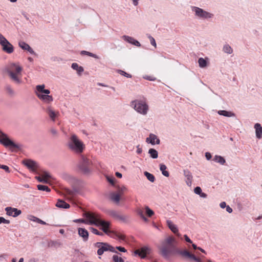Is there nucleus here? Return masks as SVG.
<instances>
[{
	"label": "nucleus",
	"mask_w": 262,
	"mask_h": 262,
	"mask_svg": "<svg viewBox=\"0 0 262 262\" xmlns=\"http://www.w3.org/2000/svg\"><path fill=\"white\" fill-rule=\"evenodd\" d=\"M85 217L89 220L90 225L101 226L103 231L111 237L122 241L125 240V236L121 232L109 230L111 225L110 222L102 220L100 214L97 213L88 212L85 214Z\"/></svg>",
	"instance_id": "f257e3e1"
},
{
	"label": "nucleus",
	"mask_w": 262,
	"mask_h": 262,
	"mask_svg": "<svg viewBox=\"0 0 262 262\" xmlns=\"http://www.w3.org/2000/svg\"><path fill=\"white\" fill-rule=\"evenodd\" d=\"M22 68L18 64L11 63L8 67V73L11 80L16 84L22 82Z\"/></svg>",
	"instance_id": "f03ea898"
},
{
	"label": "nucleus",
	"mask_w": 262,
	"mask_h": 262,
	"mask_svg": "<svg viewBox=\"0 0 262 262\" xmlns=\"http://www.w3.org/2000/svg\"><path fill=\"white\" fill-rule=\"evenodd\" d=\"M68 147L74 152L80 154L84 148V144L78 138L77 136L73 135L70 139Z\"/></svg>",
	"instance_id": "7ed1b4c3"
},
{
	"label": "nucleus",
	"mask_w": 262,
	"mask_h": 262,
	"mask_svg": "<svg viewBox=\"0 0 262 262\" xmlns=\"http://www.w3.org/2000/svg\"><path fill=\"white\" fill-rule=\"evenodd\" d=\"M36 90L37 91L36 95L40 100L46 103H50L53 101L52 96L49 95L50 91L45 89L44 84L37 85Z\"/></svg>",
	"instance_id": "20e7f679"
},
{
	"label": "nucleus",
	"mask_w": 262,
	"mask_h": 262,
	"mask_svg": "<svg viewBox=\"0 0 262 262\" xmlns=\"http://www.w3.org/2000/svg\"><path fill=\"white\" fill-rule=\"evenodd\" d=\"M132 105L138 113L145 115L148 110V106L144 101L134 100L132 102Z\"/></svg>",
	"instance_id": "39448f33"
},
{
	"label": "nucleus",
	"mask_w": 262,
	"mask_h": 262,
	"mask_svg": "<svg viewBox=\"0 0 262 262\" xmlns=\"http://www.w3.org/2000/svg\"><path fill=\"white\" fill-rule=\"evenodd\" d=\"M94 246L95 247L98 248L97 254L99 255H102L105 251H107L117 253L115 248L107 243L97 242L94 244Z\"/></svg>",
	"instance_id": "423d86ee"
},
{
	"label": "nucleus",
	"mask_w": 262,
	"mask_h": 262,
	"mask_svg": "<svg viewBox=\"0 0 262 262\" xmlns=\"http://www.w3.org/2000/svg\"><path fill=\"white\" fill-rule=\"evenodd\" d=\"M92 163V161L86 156H82L78 167L84 173H88L90 171V166Z\"/></svg>",
	"instance_id": "0eeeda50"
},
{
	"label": "nucleus",
	"mask_w": 262,
	"mask_h": 262,
	"mask_svg": "<svg viewBox=\"0 0 262 262\" xmlns=\"http://www.w3.org/2000/svg\"><path fill=\"white\" fill-rule=\"evenodd\" d=\"M126 190L127 188L125 186L118 187L116 191L110 193V198L114 202L119 203L121 196Z\"/></svg>",
	"instance_id": "6e6552de"
},
{
	"label": "nucleus",
	"mask_w": 262,
	"mask_h": 262,
	"mask_svg": "<svg viewBox=\"0 0 262 262\" xmlns=\"http://www.w3.org/2000/svg\"><path fill=\"white\" fill-rule=\"evenodd\" d=\"M0 45L3 50L8 54L12 53L14 51L13 46L2 34H0Z\"/></svg>",
	"instance_id": "1a4fd4ad"
},
{
	"label": "nucleus",
	"mask_w": 262,
	"mask_h": 262,
	"mask_svg": "<svg viewBox=\"0 0 262 262\" xmlns=\"http://www.w3.org/2000/svg\"><path fill=\"white\" fill-rule=\"evenodd\" d=\"M192 11L195 13V16L202 19H207L211 18L213 16V14L204 11L201 8L196 7H193L192 8Z\"/></svg>",
	"instance_id": "9d476101"
},
{
	"label": "nucleus",
	"mask_w": 262,
	"mask_h": 262,
	"mask_svg": "<svg viewBox=\"0 0 262 262\" xmlns=\"http://www.w3.org/2000/svg\"><path fill=\"white\" fill-rule=\"evenodd\" d=\"M0 142L6 147H17V146L10 140L6 135L0 131Z\"/></svg>",
	"instance_id": "9b49d317"
},
{
	"label": "nucleus",
	"mask_w": 262,
	"mask_h": 262,
	"mask_svg": "<svg viewBox=\"0 0 262 262\" xmlns=\"http://www.w3.org/2000/svg\"><path fill=\"white\" fill-rule=\"evenodd\" d=\"M7 214L9 216H12L13 217H16L20 215L21 213V210L17 209V208H12L11 207H7L5 208Z\"/></svg>",
	"instance_id": "f8f14e48"
},
{
	"label": "nucleus",
	"mask_w": 262,
	"mask_h": 262,
	"mask_svg": "<svg viewBox=\"0 0 262 262\" xmlns=\"http://www.w3.org/2000/svg\"><path fill=\"white\" fill-rule=\"evenodd\" d=\"M149 248L147 247H142L141 249H137L135 251L136 254L138 255L141 258H144L148 253Z\"/></svg>",
	"instance_id": "ddd939ff"
},
{
	"label": "nucleus",
	"mask_w": 262,
	"mask_h": 262,
	"mask_svg": "<svg viewBox=\"0 0 262 262\" xmlns=\"http://www.w3.org/2000/svg\"><path fill=\"white\" fill-rule=\"evenodd\" d=\"M24 164L32 171H35L37 169L36 163L32 160H25L24 161Z\"/></svg>",
	"instance_id": "4468645a"
},
{
	"label": "nucleus",
	"mask_w": 262,
	"mask_h": 262,
	"mask_svg": "<svg viewBox=\"0 0 262 262\" xmlns=\"http://www.w3.org/2000/svg\"><path fill=\"white\" fill-rule=\"evenodd\" d=\"M78 234L83 238L84 241L86 242L88 241L89 238V233L85 229L79 228Z\"/></svg>",
	"instance_id": "2eb2a0df"
},
{
	"label": "nucleus",
	"mask_w": 262,
	"mask_h": 262,
	"mask_svg": "<svg viewBox=\"0 0 262 262\" xmlns=\"http://www.w3.org/2000/svg\"><path fill=\"white\" fill-rule=\"evenodd\" d=\"M36 179L41 182L47 183L50 178V174L48 172H43L40 176L36 177Z\"/></svg>",
	"instance_id": "dca6fc26"
},
{
	"label": "nucleus",
	"mask_w": 262,
	"mask_h": 262,
	"mask_svg": "<svg viewBox=\"0 0 262 262\" xmlns=\"http://www.w3.org/2000/svg\"><path fill=\"white\" fill-rule=\"evenodd\" d=\"M184 174L186 178V183L188 186H191L192 181V176L188 170H184Z\"/></svg>",
	"instance_id": "f3484780"
},
{
	"label": "nucleus",
	"mask_w": 262,
	"mask_h": 262,
	"mask_svg": "<svg viewBox=\"0 0 262 262\" xmlns=\"http://www.w3.org/2000/svg\"><path fill=\"white\" fill-rule=\"evenodd\" d=\"M146 142L151 143L152 145L157 143L159 144L160 143V140L157 138V136L154 134H150L149 137L147 138Z\"/></svg>",
	"instance_id": "a211bd4d"
},
{
	"label": "nucleus",
	"mask_w": 262,
	"mask_h": 262,
	"mask_svg": "<svg viewBox=\"0 0 262 262\" xmlns=\"http://www.w3.org/2000/svg\"><path fill=\"white\" fill-rule=\"evenodd\" d=\"M46 111L50 118L53 121H55V118L58 116V115H59V113L58 112H56L54 111L51 107H48L47 108Z\"/></svg>",
	"instance_id": "6ab92c4d"
},
{
	"label": "nucleus",
	"mask_w": 262,
	"mask_h": 262,
	"mask_svg": "<svg viewBox=\"0 0 262 262\" xmlns=\"http://www.w3.org/2000/svg\"><path fill=\"white\" fill-rule=\"evenodd\" d=\"M167 224L169 228V229L174 233L176 234L177 235L179 236V234L178 233V229L177 227V226L173 224V223L170 221L168 220L167 221Z\"/></svg>",
	"instance_id": "aec40b11"
},
{
	"label": "nucleus",
	"mask_w": 262,
	"mask_h": 262,
	"mask_svg": "<svg viewBox=\"0 0 262 262\" xmlns=\"http://www.w3.org/2000/svg\"><path fill=\"white\" fill-rule=\"evenodd\" d=\"M56 206L60 208H70V205L68 203H67L65 201L62 200H58L56 204Z\"/></svg>",
	"instance_id": "412c9836"
},
{
	"label": "nucleus",
	"mask_w": 262,
	"mask_h": 262,
	"mask_svg": "<svg viewBox=\"0 0 262 262\" xmlns=\"http://www.w3.org/2000/svg\"><path fill=\"white\" fill-rule=\"evenodd\" d=\"M256 130V136L258 139H260L262 137V127L259 123H256L254 125Z\"/></svg>",
	"instance_id": "4be33fe9"
},
{
	"label": "nucleus",
	"mask_w": 262,
	"mask_h": 262,
	"mask_svg": "<svg viewBox=\"0 0 262 262\" xmlns=\"http://www.w3.org/2000/svg\"><path fill=\"white\" fill-rule=\"evenodd\" d=\"M72 68L74 70L77 71L78 74L79 75H80L81 73L82 72H83V71H84L83 68L82 67H81V66H79V65L77 63H72Z\"/></svg>",
	"instance_id": "5701e85b"
},
{
	"label": "nucleus",
	"mask_w": 262,
	"mask_h": 262,
	"mask_svg": "<svg viewBox=\"0 0 262 262\" xmlns=\"http://www.w3.org/2000/svg\"><path fill=\"white\" fill-rule=\"evenodd\" d=\"M28 219L32 221L37 222V223L42 224V225H46L47 224V223L45 222L42 221L40 219H39L37 217H35L33 215H30L29 216Z\"/></svg>",
	"instance_id": "b1692460"
},
{
	"label": "nucleus",
	"mask_w": 262,
	"mask_h": 262,
	"mask_svg": "<svg viewBox=\"0 0 262 262\" xmlns=\"http://www.w3.org/2000/svg\"><path fill=\"white\" fill-rule=\"evenodd\" d=\"M5 91L6 92V93L9 96L12 97V96H14V95H15L14 90L9 85H7L6 86V87H5Z\"/></svg>",
	"instance_id": "393cba45"
},
{
	"label": "nucleus",
	"mask_w": 262,
	"mask_h": 262,
	"mask_svg": "<svg viewBox=\"0 0 262 262\" xmlns=\"http://www.w3.org/2000/svg\"><path fill=\"white\" fill-rule=\"evenodd\" d=\"M167 167L165 165L163 164H161L160 165V169L161 171L162 174L165 177H169V173L168 171L166 170Z\"/></svg>",
	"instance_id": "a878e982"
},
{
	"label": "nucleus",
	"mask_w": 262,
	"mask_h": 262,
	"mask_svg": "<svg viewBox=\"0 0 262 262\" xmlns=\"http://www.w3.org/2000/svg\"><path fill=\"white\" fill-rule=\"evenodd\" d=\"M218 114L220 115H223L226 117H233L234 116V114L226 111L221 110L218 112Z\"/></svg>",
	"instance_id": "bb28decb"
},
{
	"label": "nucleus",
	"mask_w": 262,
	"mask_h": 262,
	"mask_svg": "<svg viewBox=\"0 0 262 262\" xmlns=\"http://www.w3.org/2000/svg\"><path fill=\"white\" fill-rule=\"evenodd\" d=\"M213 160L217 163H220L222 165L224 164V163L226 162L224 158L220 156H215L214 157Z\"/></svg>",
	"instance_id": "cd10ccee"
},
{
	"label": "nucleus",
	"mask_w": 262,
	"mask_h": 262,
	"mask_svg": "<svg viewBox=\"0 0 262 262\" xmlns=\"http://www.w3.org/2000/svg\"><path fill=\"white\" fill-rule=\"evenodd\" d=\"M148 153L150 154V156L151 158L154 159H156L158 158V155L157 151L153 148H150L149 149Z\"/></svg>",
	"instance_id": "c85d7f7f"
},
{
	"label": "nucleus",
	"mask_w": 262,
	"mask_h": 262,
	"mask_svg": "<svg viewBox=\"0 0 262 262\" xmlns=\"http://www.w3.org/2000/svg\"><path fill=\"white\" fill-rule=\"evenodd\" d=\"M144 175L146 176L147 179L149 181H150L151 182H154L155 181V176L152 174H151L148 172L145 171V172H144Z\"/></svg>",
	"instance_id": "c756f323"
},
{
	"label": "nucleus",
	"mask_w": 262,
	"mask_h": 262,
	"mask_svg": "<svg viewBox=\"0 0 262 262\" xmlns=\"http://www.w3.org/2000/svg\"><path fill=\"white\" fill-rule=\"evenodd\" d=\"M198 62L199 64V66L201 68H205L207 66V62L206 60H205L203 58H200L198 60Z\"/></svg>",
	"instance_id": "7c9ffc66"
},
{
	"label": "nucleus",
	"mask_w": 262,
	"mask_h": 262,
	"mask_svg": "<svg viewBox=\"0 0 262 262\" xmlns=\"http://www.w3.org/2000/svg\"><path fill=\"white\" fill-rule=\"evenodd\" d=\"M81 54L82 55H87L88 56L93 57H94L95 58H96V59H98L99 58L98 56L97 55L94 54H93L92 53L86 51H81Z\"/></svg>",
	"instance_id": "2f4dec72"
},
{
	"label": "nucleus",
	"mask_w": 262,
	"mask_h": 262,
	"mask_svg": "<svg viewBox=\"0 0 262 262\" xmlns=\"http://www.w3.org/2000/svg\"><path fill=\"white\" fill-rule=\"evenodd\" d=\"M37 188L39 190L46 191L47 192L50 191V189L47 186L42 185H38Z\"/></svg>",
	"instance_id": "473e14b6"
},
{
	"label": "nucleus",
	"mask_w": 262,
	"mask_h": 262,
	"mask_svg": "<svg viewBox=\"0 0 262 262\" xmlns=\"http://www.w3.org/2000/svg\"><path fill=\"white\" fill-rule=\"evenodd\" d=\"M19 46L23 50H27L29 48V45L24 41L19 42Z\"/></svg>",
	"instance_id": "72a5a7b5"
},
{
	"label": "nucleus",
	"mask_w": 262,
	"mask_h": 262,
	"mask_svg": "<svg viewBox=\"0 0 262 262\" xmlns=\"http://www.w3.org/2000/svg\"><path fill=\"white\" fill-rule=\"evenodd\" d=\"M223 50L225 52L228 54H231L232 52V49L228 45L224 46Z\"/></svg>",
	"instance_id": "f704fd0d"
},
{
	"label": "nucleus",
	"mask_w": 262,
	"mask_h": 262,
	"mask_svg": "<svg viewBox=\"0 0 262 262\" xmlns=\"http://www.w3.org/2000/svg\"><path fill=\"white\" fill-rule=\"evenodd\" d=\"M123 38L126 41L130 43H133L135 39L132 37H130V36H126V35H124L123 36Z\"/></svg>",
	"instance_id": "c9c22d12"
},
{
	"label": "nucleus",
	"mask_w": 262,
	"mask_h": 262,
	"mask_svg": "<svg viewBox=\"0 0 262 262\" xmlns=\"http://www.w3.org/2000/svg\"><path fill=\"white\" fill-rule=\"evenodd\" d=\"M113 259L114 262H124V260L121 257L117 255H113Z\"/></svg>",
	"instance_id": "e433bc0d"
},
{
	"label": "nucleus",
	"mask_w": 262,
	"mask_h": 262,
	"mask_svg": "<svg viewBox=\"0 0 262 262\" xmlns=\"http://www.w3.org/2000/svg\"><path fill=\"white\" fill-rule=\"evenodd\" d=\"M137 213L140 216V217L143 219L144 220V221H146L147 219L145 217V216H144V211L141 209H138L137 210Z\"/></svg>",
	"instance_id": "4c0bfd02"
},
{
	"label": "nucleus",
	"mask_w": 262,
	"mask_h": 262,
	"mask_svg": "<svg viewBox=\"0 0 262 262\" xmlns=\"http://www.w3.org/2000/svg\"><path fill=\"white\" fill-rule=\"evenodd\" d=\"M145 210L146 214L148 216L151 217L152 215H154V211L152 210H151L148 207H146Z\"/></svg>",
	"instance_id": "58836bf2"
},
{
	"label": "nucleus",
	"mask_w": 262,
	"mask_h": 262,
	"mask_svg": "<svg viewBox=\"0 0 262 262\" xmlns=\"http://www.w3.org/2000/svg\"><path fill=\"white\" fill-rule=\"evenodd\" d=\"M90 230L95 234L101 235V236L103 235L102 232H99L97 229H96L95 228L92 227L90 228Z\"/></svg>",
	"instance_id": "ea45409f"
},
{
	"label": "nucleus",
	"mask_w": 262,
	"mask_h": 262,
	"mask_svg": "<svg viewBox=\"0 0 262 262\" xmlns=\"http://www.w3.org/2000/svg\"><path fill=\"white\" fill-rule=\"evenodd\" d=\"M118 72L121 74V75H123V76H124L127 78H131L132 77V75L129 74H128L127 73H126L125 72L122 71V70H119L118 71Z\"/></svg>",
	"instance_id": "a19ab883"
},
{
	"label": "nucleus",
	"mask_w": 262,
	"mask_h": 262,
	"mask_svg": "<svg viewBox=\"0 0 262 262\" xmlns=\"http://www.w3.org/2000/svg\"><path fill=\"white\" fill-rule=\"evenodd\" d=\"M74 222L76 223H84L85 224H89V221L87 220V218L86 217V220L84 219H77L74 221Z\"/></svg>",
	"instance_id": "79ce46f5"
},
{
	"label": "nucleus",
	"mask_w": 262,
	"mask_h": 262,
	"mask_svg": "<svg viewBox=\"0 0 262 262\" xmlns=\"http://www.w3.org/2000/svg\"><path fill=\"white\" fill-rule=\"evenodd\" d=\"M1 223L8 224L10 223V221L9 220H6L3 217H0V224Z\"/></svg>",
	"instance_id": "37998d69"
},
{
	"label": "nucleus",
	"mask_w": 262,
	"mask_h": 262,
	"mask_svg": "<svg viewBox=\"0 0 262 262\" xmlns=\"http://www.w3.org/2000/svg\"><path fill=\"white\" fill-rule=\"evenodd\" d=\"M194 192L197 194H201L202 191V189L200 187H196L194 189Z\"/></svg>",
	"instance_id": "c03bdc74"
},
{
	"label": "nucleus",
	"mask_w": 262,
	"mask_h": 262,
	"mask_svg": "<svg viewBox=\"0 0 262 262\" xmlns=\"http://www.w3.org/2000/svg\"><path fill=\"white\" fill-rule=\"evenodd\" d=\"M56 245L60 246V243L56 242H51L49 244V246L50 247H55Z\"/></svg>",
	"instance_id": "a18cd8bd"
},
{
	"label": "nucleus",
	"mask_w": 262,
	"mask_h": 262,
	"mask_svg": "<svg viewBox=\"0 0 262 262\" xmlns=\"http://www.w3.org/2000/svg\"><path fill=\"white\" fill-rule=\"evenodd\" d=\"M149 39H150V43L156 48V41H155V39L151 36L149 37Z\"/></svg>",
	"instance_id": "49530a36"
},
{
	"label": "nucleus",
	"mask_w": 262,
	"mask_h": 262,
	"mask_svg": "<svg viewBox=\"0 0 262 262\" xmlns=\"http://www.w3.org/2000/svg\"><path fill=\"white\" fill-rule=\"evenodd\" d=\"M116 248L122 252H126L127 251L126 250L124 247L119 246L116 247Z\"/></svg>",
	"instance_id": "de8ad7c7"
},
{
	"label": "nucleus",
	"mask_w": 262,
	"mask_h": 262,
	"mask_svg": "<svg viewBox=\"0 0 262 262\" xmlns=\"http://www.w3.org/2000/svg\"><path fill=\"white\" fill-rule=\"evenodd\" d=\"M108 181L112 184H114L115 179L114 178H107Z\"/></svg>",
	"instance_id": "09e8293b"
},
{
	"label": "nucleus",
	"mask_w": 262,
	"mask_h": 262,
	"mask_svg": "<svg viewBox=\"0 0 262 262\" xmlns=\"http://www.w3.org/2000/svg\"><path fill=\"white\" fill-rule=\"evenodd\" d=\"M1 168L4 169L6 171L9 172V168L7 165H2Z\"/></svg>",
	"instance_id": "8fccbe9b"
},
{
	"label": "nucleus",
	"mask_w": 262,
	"mask_h": 262,
	"mask_svg": "<svg viewBox=\"0 0 262 262\" xmlns=\"http://www.w3.org/2000/svg\"><path fill=\"white\" fill-rule=\"evenodd\" d=\"M110 214L113 216H114V217H116L117 216V213L116 211H111L110 212Z\"/></svg>",
	"instance_id": "3c124183"
},
{
	"label": "nucleus",
	"mask_w": 262,
	"mask_h": 262,
	"mask_svg": "<svg viewBox=\"0 0 262 262\" xmlns=\"http://www.w3.org/2000/svg\"><path fill=\"white\" fill-rule=\"evenodd\" d=\"M184 238L185 241L189 243H192V241L188 237V236L186 235H184Z\"/></svg>",
	"instance_id": "603ef678"
},
{
	"label": "nucleus",
	"mask_w": 262,
	"mask_h": 262,
	"mask_svg": "<svg viewBox=\"0 0 262 262\" xmlns=\"http://www.w3.org/2000/svg\"><path fill=\"white\" fill-rule=\"evenodd\" d=\"M145 78L147 80H150V81H155L156 80L155 78H154L151 76H146Z\"/></svg>",
	"instance_id": "864d4df0"
},
{
	"label": "nucleus",
	"mask_w": 262,
	"mask_h": 262,
	"mask_svg": "<svg viewBox=\"0 0 262 262\" xmlns=\"http://www.w3.org/2000/svg\"><path fill=\"white\" fill-rule=\"evenodd\" d=\"M205 157L207 160H210L212 157L211 155L209 152H206Z\"/></svg>",
	"instance_id": "5fc2aeb1"
},
{
	"label": "nucleus",
	"mask_w": 262,
	"mask_h": 262,
	"mask_svg": "<svg viewBox=\"0 0 262 262\" xmlns=\"http://www.w3.org/2000/svg\"><path fill=\"white\" fill-rule=\"evenodd\" d=\"M132 44L134 45H135V46H136L137 47H140V45H141L140 42L138 41H137V40H136L135 39L134 40V42H133V43Z\"/></svg>",
	"instance_id": "6e6d98bb"
},
{
	"label": "nucleus",
	"mask_w": 262,
	"mask_h": 262,
	"mask_svg": "<svg viewBox=\"0 0 262 262\" xmlns=\"http://www.w3.org/2000/svg\"><path fill=\"white\" fill-rule=\"evenodd\" d=\"M220 206L222 208H224L226 207V204L225 202H223L220 203Z\"/></svg>",
	"instance_id": "4d7b16f0"
},
{
	"label": "nucleus",
	"mask_w": 262,
	"mask_h": 262,
	"mask_svg": "<svg viewBox=\"0 0 262 262\" xmlns=\"http://www.w3.org/2000/svg\"><path fill=\"white\" fill-rule=\"evenodd\" d=\"M226 211L229 213H231L232 212V209L229 206H227L226 207Z\"/></svg>",
	"instance_id": "13d9d810"
},
{
	"label": "nucleus",
	"mask_w": 262,
	"mask_h": 262,
	"mask_svg": "<svg viewBox=\"0 0 262 262\" xmlns=\"http://www.w3.org/2000/svg\"><path fill=\"white\" fill-rule=\"evenodd\" d=\"M51 132L53 135H56L57 134V130L55 129H52Z\"/></svg>",
	"instance_id": "bf43d9fd"
},
{
	"label": "nucleus",
	"mask_w": 262,
	"mask_h": 262,
	"mask_svg": "<svg viewBox=\"0 0 262 262\" xmlns=\"http://www.w3.org/2000/svg\"><path fill=\"white\" fill-rule=\"evenodd\" d=\"M115 174L119 178H121L122 177V174L119 172H116Z\"/></svg>",
	"instance_id": "052dcab7"
},
{
	"label": "nucleus",
	"mask_w": 262,
	"mask_h": 262,
	"mask_svg": "<svg viewBox=\"0 0 262 262\" xmlns=\"http://www.w3.org/2000/svg\"><path fill=\"white\" fill-rule=\"evenodd\" d=\"M27 50L31 54H33L35 53L33 49L30 47H29L28 49H27Z\"/></svg>",
	"instance_id": "680f3d73"
},
{
	"label": "nucleus",
	"mask_w": 262,
	"mask_h": 262,
	"mask_svg": "<svg viewBox=\"0 0 262 262\" xmlns=\"http://www.w3.org/2000/svg\"><path fill=\"white\" fill-rule=\"evenodd\" d=\"M142 151V150L141 148L139 147V146L137 147V152L138 154H140Z\"/></svg>",
	"instance_id": "e2e57ef3"
},
{
	"label": "nucleus",
	"mask_w": 262,
	"mask_h": 262,
	"mask_svg": "<svg viewBox=\"0 0 262 262\" xmlns=\"http://www.w3.org/2000/svg\"><path fill=\"white\" fill-rule=\"evenodd\" d=\"M200 195L201 197L204 198H206L207 196L206 193L202 192H201V194H200Z\"/></svg>",
	"instance_id": "0e129e2a"
},
{
	"label": "nucleus",
	"mask_w": 262,
	"mask_h": 262,
	"mask_svg": "<svg viewBox=\"0 0 262 262\" xmlns=\"http://www.w3.org/2000/svg\"><path fill=\"white\" fill-rule=\"evenodd\" d=\"M134 5L137 6L138 4V0H132Z\"/></svg>",
	"instance_id": "69168bd1"
},
{
	"label": "nucleus",
	"mask_w": 262,
	"mask_h": 262,
	"mask_svg": "<svg viewBox=\"0 0 262 262\" xmlns=\"http://www.w3.org/2000/svg\"><path fill=\"white\" fill-rule=\"evenodd\" d=\"M192 247H193V248L194 249H198V248H199V247H197V246H196V245H195V244H193L192 245Z\"/></svg>",
	"instance_id": "338daca9"
},
{
	"label": "nucleus",
	"mask_w": 262,
	"mask_h": 262,
	"mask_svg": "<svg viewBox=\"0 0 262 262\" xmlns=\"http://www.w3.org/2000/svg\"><path fill=\"white\" fill-rule=\"evenodd\" d=\"M28 60H29V61H30V62H32V61H33V58H31V57H28Z\"/></svg>",
	"instance_id": "774afa93"
}]
</instances>
